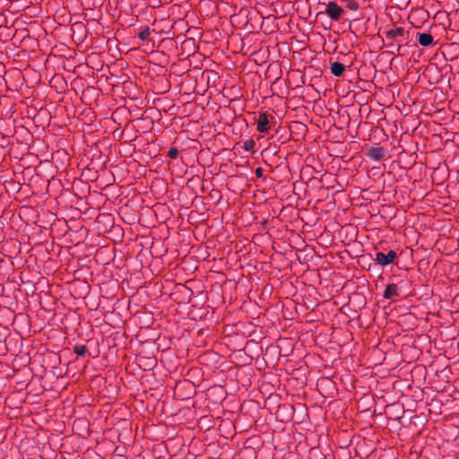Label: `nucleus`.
<instances>
[{
	"label": "nucleus",
	"mask_w": 459,
	"mask_h": 459,
	"mask_svg": "<svg viewBox=\"0 0 459 459\" xmlns=\"http://www.w3.org/2000/svg\"><path fill=\"white\" fill-rule=\"evenodd\" d=\"M324 5H325V10L324 12H320L317 15L326 13L331 19L338 21L345 13L343 8L338 5L335 2H329L328 4H324Z\"/></svg>",
	"instance_id": "obj_1"
},
{
	"label": "nucleus",
	"mask_w": 459,
	"mask_h": 459,
	"mask_svg": "<svg viewBox=\"0 0 459 459\" xmlns=\"http://www.w3.org/2000/svg\"><path fill=\"white\" fill-rule=\"evenodd\" d=\"M397 255L393 250H390L387 254L377 252L376 254L375 261L382 266H386L393 263Z\"/></svg>",
	"instance_id": "obj_2"
},
{
	"label": "nucleus",
	"mask_w": 459,
	"mask_h": 459,
	"mask_svg": "<svg viewBox=\"0 0 459 459\" xmlns=\"http://www.w3.org/2000/svg\"><path fill=\"white\" fill-rule=\"evenodd\" d=\"M387 153L386 149L380 146H371L367 152V157L372 160L379 161Z\"/></svg>",
	"instance_id": "obj_3"
},
{
	"label": "nucleus",
	"mask_w": 459,
	"mask_h": 459,
	"mask_svg": "<svg viewBox=\"0 0 459 459\" xmlns=\"http://www.w3.org/2000/svg\"><path fill=\"white\" fill-rule=\"evenodd\" d=\"M269 120L266 114H261L257 119V130L261 133L269 131Z\"/></svg>",
	"instance_id": "obj_4"
},
{
	"label": "nucleus",
	"mask_w": 459,
	"mask_h": 459,
	"mask_svg": "<svg viewBox=\"0 0 459 459\" xmlns=\"http://www.w3.org/2000/svg\"><path fill=\"white\" fill-rule=\"evenodd\" d=\"M419 43L423 47H429L433 44L434 39L429 33H418Z\"/></svg>",
	"instance_id": "obj_5"
},
{
	"label": "nucleus",
	"mask_w": 459,
	"mask_h": 459,
	"mask_svg": "<svg viewBox=\"0 0 459 459\" xmlns=\"http://www.w3.org/2000/svg\"><path fill=\"white\" fill-rule=\"evenodd\" d=\"M330 70L333 75L342 76L345 70V66L339 62H333L330 65Z\"/></svg>",
	"instance_id": "obj_6"
},
{
	"label": "nucleus",
	"mask_w": 459,
	"mask_h": 459,
	"mask_svg": "<svg viewBox=\"0 0 459 459\" xmlns=\"http://www.w3.org/2000/svg\"><path fill=\"white\" fill-rule=\"evenodd\" d=\"M397 295H398V293H397V287H396L395 284H389L385 288V290L384 291V294H383L384 298L387 299H390L393 297L397 296Z\"/></svg>",
	"instance_id": "obj_7"
},
{
	"label": "nucleus",
	"mask_w": 459,
	"mask_h": 459,
	"mask_svg": "<svg viewBox=\"0 0 459 459\" xmlns=\"http://www.w3.org/2000/svg\"><path fill=\"white\" fill-rule=\"evenodd\" d=\"M404 34V29L402 27H398L393 30H390L386 32L387 39H395L397 37H402Z\"/></svg>",
	"instance_id": "obj_8"
},
{
	"label": "nucleus",
	"mask_w": 459,
	"mask_h": 459,
	"mask_svg": "<svg viewBox=\"0 0 459 459\" xmlns=\"http://www.w3.org/2000/svg\"><path fill=\"white\" fill-rule=\"evenodd\" d=\"M149 35H150V29H149V27H145V28L142 29L141 31L138 33V38L143 40H145L148 39Z\"/></svg>",
	"instance_id": "obj_9"
},
{
	"label": "nucleus",
	"mask_w": 459,
	"mask_h": 459,
	"mask_svg": "<svg viewBox=\"0 0 459 459\" xmlns=\"http://www.w3.org/2000/svg\"><path fill=\"white\" fill-rule=\"evenodd\" d=\"M74 350L77 355L82 356L86 353L87 347L85 345H75Z\"/></svg>",
	"instance_id": "obj_10"
},
{
	"label": "nucleus",
	"mask_w": 459,
	"mask_h": 459,
	"mask_svg": "<svg viewBox=\"0 0 459 459\" xmlns=\"http://www.w3.org/2000/svg\"><path fill=\"white\" fill-rule=\"evenodd\" d=\"M255 144V143L253 140H247V141L244 142L243 147L246 151L251 152V151H253Z\"/></svg>",
	"instance_id": "obj_11"
},
{
	"label": "nucleus",
	"mask_w": 459,
	"mask_h": 459,
	"mask_svg": "<svg viewBox=\"0 0 459 459\" xmlns=\"http://www.w3.org/2000/svg\"><path fill=\"white\" fill-rule=\"evenodd\" d=\"M178 155V151L177 148H170L168 152V156L171 159H176Z\"/></svg>",
	"instance_id": "obj_12"
},
{
	"label": "nucleus",
	"mask_w": 459,
	"mask_h": 459,
	"mask_svg": "<svg viewBox=\"0 0 459 459\" xmlns=\"http://www.w3.org/2000/svg\"><path fill=\"white\" fill-rule=\"evenodd\" d=\"M255 174L257 175V177H262L263 176V169L261 168H258L255 169Z\"/></svg>",
	"instance_id": "obj_13"
},
{
	"label": "nucleus",
	"mask_w": 459,
	"mask_h": 459,
	"mask_svg": "<svg viewBox=\"0 0 459 459\" xmlns=\"http://www.w3.org/2000/svg\"><path fill=\"white\" fill-rule=\"evenodd\" d=\"M350 8L352 9V10H355V9L358 8V5H357V4H352L350 5Z\"/></svg>",
	"instance_id": "obj_14"
},
{
	"label": "nucleus",
	"mask_w": 459,
	"mask_h": 459,
	"mask_svg": "<svg viewBox=\"0 0 459 459\" xmlns=\"http://www.w3.org/2000/svg\"><path fill=\"white\" fill-rule=\"evenodd\" d=\"M401 48H402V46H401V45H399V46H398V48H397V49H398V50H400Z\"/></svg>",
	"instance_id": "obj_15"
}]
</instances>
